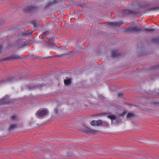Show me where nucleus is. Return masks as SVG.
I'll use <instances>...</instances> for the list:
<instances>
[{
  "label": "nucleus",
  "mask_w": 159,
  "mask_h": 159,
  "mask_svg": "<svg viewBox=\"0 0 159 159\" xmlns=\"http://www.w3.org/2000/svg\"><path fill=\"white\" fill-rule=\"evenodd\" d=\"M143 29L137 27H133L129 28L127 30V31L130 33H133L134 32H139L141 31H143Z\"/></svg>",
  "instance_id": "obj_3"
},
{
  "label": "nucleus",
  "mask_w": 159,
  "mask_h": 159,
  "mask_svg": "<svg viewBox=\"0 0 159 159\" xmlns=\"http://www.w3.org/2000/svg\"><path fill=\"white\" fill-rule=\"evenodd\" d=\"M135 116V115L133 113H129L127 115V118L128 120H130L131 118Z\"/></svg>",
  "instance_id": "obj_12"
},
{
  "label": "nucleus",
  "mask_w": 159,
  "mask_h": 159,
  "mask_svg": "<svg viewBox=\"0 0 159 159\" xmlns=\"http://www.w3.org/2000/svg\"><path fill=\"white\" fill-rule=\"evenodd\" d=\"M81 131L84 132L86 133H91L93 134H97L98 132L97 130L93 129L88 128H86L85 129H82Z\"/></svg>",
  "instance_id": "obj_4"
},
{
  "label": "nucleus",
  "mask_w": 159,
  "mask_h": 159,
  "mask_svg": "<svg viewBox=\"0 0 159 159\" xmlns=\"http://www.w3.org/2000/svg\"><path fill=\"white\" fill-rule=\"evenodd\" d=\"M2 48L3 47L1 45L0 46V54L2 52L1 50H2Z\"/></svg>",
  "instance_id": "obj_27"
},
{
  "label": "nucleus",
  "mask_w": 159,
  "mask_h": 159,
  "mask_svg": "<svg viewBox=\"0 0 159 159\" xmlns=\"http://www.w3.org/2000/svg\"><path fill=\"white\" fill-rule=\"evenodd\" d=\"M13 103V100L10 99L9 97L5 96L0 100V105L11 104Z\"/></svg>",
  "instance_id": "obj_1"
},
{
  "label": "nucleus",
  "mask_w": 159,
  "mask_h": 159,
  "mask_svg": "<svg viewBox=\"0 0 159 159\" xmlns=\"http://www.w3.org/2000/svg\"><path fill=\"white\" fill-rule=\"evenodd\" d=\"M42 87V86H38L37 87V88H41V87Z\"/></svg>",
  "instance_id": "obj_29"
},
{
  "label": "nucleus",
  "mask_w": 159,
  "mask_h": 159,
  "mask_svg": "<svg viewBox=\"0 0 159 159\" xmlns=\"http://www.w3.org/2000/svg\"><path fill=\"white\" fill-rule=\"evenodd\" d=\"M32 24L34 25L35 27H37L38 26V23L35 20H33L32 21Z\"/></svg>",
  "instance_id": "obj_21"
},
{
  "label": "nucleus",
  "mask_w": 159,
  "mask_h": 159,
  "mask_svg": "<svg viewBox=\"0 0 159 159\" xmlns=\"http://www.w3.org/2000/svg\"><path fill=\"white\" fill-rule=\"evenodd\" d=\"M16 117L15 116H12V120H16Z\"/></svg>",
  "instance_id": "obj_25"
},
{
  "label": "nucleus",
  "mask_w": 159,
  "mask_h": 159,
  "mask_svg": "<svg viewBox=\"0 0 159 159\" xmlns=\"http://www.w3.org/2000/svg\"><path fill=\"white\" fill-rule=\"evenodd\" d=\"M14 79V78L13 77H11L9 78H7L3 80H2L1 82V83H7L9 82H13V80Z\"/></svg>",
  "instance_id": "obj_10"
},
{
  "label": "nucleus",
  "mask_w": 159,
  "mask_h": 159,
  "mask_svg": "<svg viewBox=\"0 0 159 159\" xmlns=\"http://www.w3.org/2000/svg\"><path fill=\"white\" fill-rule=\"evenodd\" d=\"M143 28L144 29H143V30H144L148 32H154L156 31V30L155 29H152L151 28Z\"/></svg>",
  "instance_id": "obj_11"
},
{
  "label": "nucleus",
  "mask_w": 159,
  "mask_h": 159,
  "mask_svg": "<svg viewBox=\"0 0 159 159\" xmlns=\"http://www.w3.org/2000/svg\"><path fill=\"white\" fill-rule=\"evenodd\" d=\"M21 57V56L20 55H17L16 54H13L10 56L9 57L3 59H2V60L3 61H11L18 59Z\"/></svg>",
  "instance_id": "obj_2"
},
{
  "label": "nucleus",
  "mask_w": 159,
  "mask_h": 159,
  "mask_svg": "<svg viewBox=\"0 0 159 159\" xmlns=\"http://www.w3.org/2000/svg\"><path fill=\"white\" fill-rule=\"evenodd\" d=\"M56 57H58V56H56Z\"/></svg>",
  "instance_id": "obj_32"
},
{
  "label": "nucleus",
  "mask_w": 159,
  "mask_h": 159,
  "mask_svg": "<svg viewBox=\"0 0 159 159\" xmlns=\"http://www.w3.org/2000/svg\"><path fill=\"white\" fill-rule=\"evenodd\" d=\"M68 54L67 53H66V54H61L60 55V56H62V57H63V56H65V55H67Z\"/></svg>",
  "instance_id": "obj_28"
},
{
  "label": "nucleus",
  "mask_w": 159,
  "mask_h": 159,
  "mask_svg": "<svg viewBox=\"0 0 159 159\" xmlns=\"http://www.w3.org/2000/svg\"><path fill=\"white\" fill-rule=\"evenodd\" d=\"M108 24L111 26H119V23L114 22H109L108 23Z\"/></svg>",
  "instance_id": "obj_14"
},
{
  "label": "nucleus",
  "mask_w": 159,
  "mask_h": 159,
  "mask_svg": "<svg viewBox=\"0 0 159 159\" xmlns=\"http://www.w3.org/2000/svg\"><path fill=\"white\" fill-rule=\"evenodd\" d=\"M64 82L66 85H69L71 83V80L70 79L65 80L64 81Z\"/></svg>",
  "instance_id": "obj_16"
},
{
  "label": "nucleus",
  "mask_w": 159,
  "mask_h": 159,
  "mask_svg": "<svg viewBox=\"0 0 159 159\" xmlns=\"http://www.w3.org/2000/svg\"><path fill=\"white\" fill-rule=\"evenodd\" d=\"M57 108H56V111H57Z\"/></svg>",
  "instance_id": "obj_31"
},
{
  "label": "nucleus",
  "mask_w": 159,
  "mask_h": 159,
  "mask_svg": "<svg viewBox=\"0 0 159 159\" xmlns=\"http://www.w3.org/2000/svg\"><path fill=\"white\" fill-rule=\"evenodd\" d=\"M118 53V52L117 50H113L112 52V57H116Z\"/></svg>",
  "instance_id": "obj_13"
},
{
  "label": "nucleus",
  "mask_w": 159,
  "mask_h": 159,
  "mask_svg": "<svg viewBox=\"0 0 159 159\" xmlns=\"http://www.w3.org/2000/svg\"><path fill=\"white\" fill-rule=\"evenodd\" d=\"M102 121L99 120H92L91 123V125L93 126H99L102 125Z\"/></svg>",
  "instance_id": "obj_5"
},
{
  "label": "nucleus",
  "mask_w": 159,
  "mask_h": 159,
  "mask_svg": "<svg viewBox=\"0 0 159 159\" xmlns=\"http://www.w3.org/2000/svg\"><path fill=\"white\" fill-rule=\"evenodd\" d=\"M37 8V7L35 6H28L26 7L24 9V11H26L30 12L36 10Z\"/></svg>",
  "instance_id": "obj_7"
},
{
  "label": "nucleus",
  "mask_w": 159,
  "mask_h": 159,
  "mask_svg": "<svg viewBox=\"0 0 159 159\" xmlns=\"http://www.w3.org/2000/svg\"><path fill=\"white\" fill-rule=\"evenodd\" d=\"M47 113V110H39L37 111V114L39 116H43L46 115Z\"/></svg>",
  "instance_id": "obj_6"
},
{
  "label": "nucleus",
  "mask_w": 159,
  "mask_h": 159,
  "mask_svg": "<svg viewBox=\"0 0 159 159\" xmlns=\"http://www.w3.org/2000/svg\"><path fill=\"white\" fill-rule=\"evenodd\" d=\"M107 117L112 120L116 119V116L113 115H109L107 116Z\"/></svg>",
  "instance_id": "obj_15"
},
{
  "label": "nucleus",
  "mask_w": 159,
  "mask_h": 159,
  "mask_svg": "<svg viewBox=\"0 0 159 159\" xmlns=\"http://www.w3.org/2000/svg\"><path fill=\"white\" fill-rule=\"evenodd\" d=\"M152 42L155 43H159V38H155L152 39Z\"/></svg>",
  "instance_id": "obj_17"
},
{
  "label": "nucleus",
  "mask_w": 159,
  "mask_h": 159,
  "mask_svg": "<svg viewBox=\"0 0 159 159\" xmlns=\"http://www.w3.org/2000/svg\"><path fill=\"white\" fill-rule=\"evenodd\" d=\"M159 8V7H153V8H152L151 9V10H157V9H158V8Z\"/></svg>",
  "instance_id": "obj_24"
},
{
  "label": "nucleus",
  "mask_w": 159,
  "mask_h": 159,
  "mask_svg": "<svg viewBox=\"0 0 159 159\" xmlns=\"http://www.w3.org/2000/svg\"><path fill=\"white\" fill-rule=\"evenodd\" d=\"M127 113V111H125L123 112L122 113H121V114H120V116L123 117L125 116Z\"/></svg>",
  "instance_id": "obj_19"
},
{
  "label": "nucleus",
  "mask_w": 159,
  "mask_h": 159,
  "mask_svg": "<svg viewBox=\"0 0 159 159\" xmlns=\"http://www.w3.org/2000/svg\"><path fill=\"white\" fill-rule=\"evenodd\" d=\"M16 125H12L9 128V131L12 130L14 128H16Z\"/></svg>",
  "instance_id": "obj_18"
},
{
  "label": "nucleus",
  "mask_w": 159,
  "mask_h": 159,
  "mask_svg": "<svg viewBox=\"0 0 159 159\" xmlns=\"http://www.w3.org/2000/svg\"><path fill=\"white\" fill-rule=\"evenodd\" d=\"M28 89L29 90H34L36 89V87H28Z\"/></svg>",
  "instance_id": "obj_22"
},
{
  "label": "nucleus",
  "mask_w": 159,
  "mask_h": 159,
  "mask_svg": "<svg viewBox=\"0 0 159 159\" xmlns=\"http://www.w3.org/2000/svg\"><path fill=\"white\" fill-rule=\"evenodd\" d=\"M33 31L32 30H30L27 31L23 32L22 33V35L25 37H30L31 36Z\"/></svg>",
  "instance_id": "obj_8"
},
{
  "label": "nucleus",
  "mask_w": 159,
  "mask_h": 159,
  "mask_svg": "<svg viewBox=\"0 0 159 159\" xmlns=\"http://www.w3.org/2000/svg\"><path fill=\"white\" fill-rule=\"evenodd\" d=\"M120 98H121L123 99H124V98L123 97V93L122 92H120Z\"/></svg>",
  "instance_id": "obj_23"
},
{
  "label": "nucleus",
  "mask_w": 159,
  "mask_h": 159,
  "mask_svg": "<svg viewBox=\"0 0 159 159\" xmlns=\"http://www.w3.org/2000/svg\"><path fill=\"white\" fill-rule=\"evenodd\" d=\"M123 23V22H120V25L121 24H122Z\"/></svg>",
  "instance_id": "obj_30"
},
{
  "label": "nucleus",
  "mask_w": 159,
  "mask_h": 159,
  "mask_svg": "<svg viewBox=\"0 0 159 159\" xmlns=\"http://www.w3.org/2000/svg\"><path fill=\"white\" fill-rule=\"evenodd\" d=\"M52 2H50L48 4L47 7H48V6L50 7L51 5H52Z\"/></svg>",
  "instance_id": "obj_26"
},
{
  "label": "nucleus",
  "mask_w": 159,
  "mask_h": 159,
  "mask_svg": "<svg viewBox=\"0 0 159 159\" xmlns=\"http://www.w3.org/2000/svg\"><path fill=\"white\" fill-rule=\"evenodd\" d=\"M49 33V32L48 31L45 32L44 33L43 36H42V38L43 39H44V38L48 35Z\"/></svg>",
  "instance_id": "obj_20"
},
{
  "label": "nucleus",
  "mask_w": 159,
  "mask_h": 159,
  "mask_svg": "<svg viewBox=\"0 0 159 159\" xmlns=\"http://www.w3.org/2000/svg\"><path fill=\"white\" fill-rule=\"evenodd\" d=\"M133 13V11L128 9L124 10L122 11V13L124 15L131 14Z\"/></svg>",
  "instance_id": "obj_9"
}]
</instances>
